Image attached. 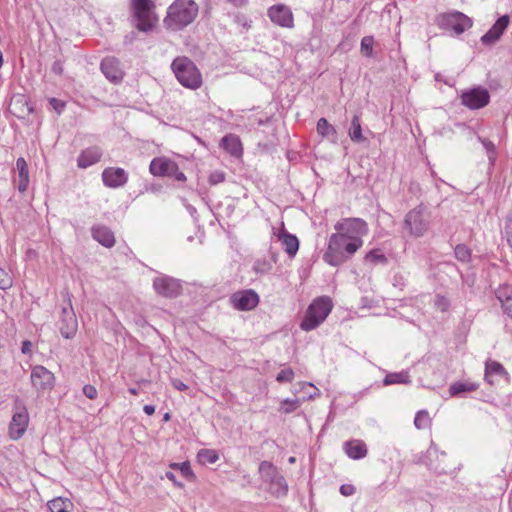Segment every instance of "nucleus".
Segmentation results:
<instances>
[{
  "mask_svg": "<svg viewBox=\"0 0 512 512\" xmlns=\"http://www.w3.org/2000/svg\"><path fill=\"white\" fill-rule=\"evenodd\" d=\"M489 101V92L483 87L471 88L461 94V103L472 110L485 107Z\"/></svg>",
  "mask_w": 512,
  "mask_h": 512,
  "instance_id": "10",
  "label": "nucleus"
},
{
  "mask_svg": "<svg viewBox=\"0 0 512 512\" xmlns=\"http://www.w3.org/2000/svg\"><path fill=\"white\" fill-rule=\"evenodd\" d=\"M197 457L202 464H214L219 459L217 452L211 449L200 450Z\"/></svg>",
  "mask_w": 512,
  "mask_h": 512,
  "instance_id": "35",
  "label": "nucleus"
},
{
  "mask_svg": "<svg viewBox=\"0 0 512 512\" xmlns=\"http://www.w3.org/2000/svg\"><path fill=\"white\" fill-rule=\"evenodd\" d=\"M304 386H309L311 388H313L314 390V393H310L309 394V398L312 399L314 398L315 396L319 395V390L318 388H316L312 383H305Z\"/></svg>",
  "mask_w": 512,
  "mask_h": 512,
  "instance_id": "57",
  "label": "nucleus"
},
{
  "mask_svg": "<svg viewBox=\"0 0 512 512\" xmlns=\"http://www.w3.org/2000/svg\"><path fill=\"white\" fill-rule=\"evenodd\" d=\"M131 7L136 18L138 30L147 32L153 29L157 22L152 0H131Z\"/></svg>",
  "mask_w": 512,
  "mask_h": 512,
  "instance_id": "6",
  "label": "nucleus"
},
{
  "mask_svg": "<svg viewBox=\"0 0 512 512\" xmlns=\"http://www.w3.org/2000/svg\"><path fill=\"white\" fill-rule=\"evenodd\" d=\"M288 461H289V463H294L295 462V457H290Z\"/></svg>",
  "mask_w": 512,
  "mask_h": 512,
  "instance_id": "63",
  "label": "nucleus"
},
{
  "mask_svg": "<svg viewBox=\"0 0 512 512\" xmlns=\"http://www.w3.org/2000/svg\"><path fill=\"white\" fill-rule=\"evenodd\" d=\"M384 385L408 384L410 383L409 374L406 371L389 373L383 380Z\"/></svg>",
  "mask_w": 512,
  "mask_h": 512,
  "instance_id": "34",
  "label": "nucleus"
},
{
  "mask_svg": "<svg viewBox=\"0 0 512 512\" xmlns=\"http://www.w3.org/2000/svg\"><path fill=\"white\" fill-rule=\"evenodd\" d=\"M59 329L61 335L66 339L73 338L77 332L78 321L70 302L68 308L62 309Z\"/></svg>",
  "mask_w": 512,
  "mask_h": 512,
  "instance_id": "14",
  "label": "nucleus"
},
{
  "mask_svg": "<svg viewBox=\"0 0 512 512\" xmlns=\"http://www.w3.org/2000/svg\"><path fill=\"white\" fill-rule=\"evenodd\" d=\"M198 13L199 6L194 0H174L167 8L163 23L168 30L180 31L192 24Z\"/></svg>",
  "mask_w": 512,
  "mask_h": 512,
  "instance_id": "2",
  "label": "nucleus"
},
{
  "mask_svg": "<svg viewBox=\"0 0 512 512\" xmlns=\"http://www.w3.org/2000/svg\"><path fill=\"white\" fill-rule=\"evenodd\" d=\"M72 507V502L67 498L58 497L48 502L51 512H70Z\"/></svg>",
  "mask_w": 512,
  "mask_h": 512,
  "instance_id": "32",
  "label": "nucleus"
},
{
  "mask_svg": "<svg viewBox=\"0 0 512 512\" xmlns=\"http://www.w3.org/2000/svg\"><path fill=\"white\" fill-rule=\"evenodd\" d=\"M365 262L368 263H378L386 261V257L384 254L380 252V250H371L365 255Z\"/></svg>",
  "mask_w": 512,
  "mask_h": 512,
  "instance_id": "40",
  "label": "nucleus"
},
{
  "mask_svg": "<svg viewBox=\"0 0 512 512\" xmlns=\"http://www.w3.org/2000/svg\"><path fill=\"white\" fill-rule=\"evenodd\" d=\"M510 23L508 15H503L493 24V26L481 37L480 41L485 46L495 45L504 34Z\"/></svg>",
  "mask_w": 512,
  "mask_h": 512,
  "instance_id": "16",
  "label": "nucleus"
},
{
  "mask_svg": "<svg viewBox=\"0 0 512 512\" xmlns=\"http://www.w3.org/2000/svg\"><path fill=\"white\" fill-rule=\"evenodd\" d=\"M225 180V174L221 171H215L210 174L209 182L212 185H217Z\"/></svg>",
  "mask_w": 512,
  "mask_h": 512,
  "instance_id": "45",
  "label": "nucleus"
},
{
  "mask_svg": "<svg viewBox=\"0 0 512 512\" xmlns=\"http://www.w3.org/2000/svg\"><path fill=\"white\" fill-rule=\"evenodd\" d=\"M335 234H342L345 238L363 240L368 233V224L361 218H343L335 225Z\"/></svg>",
  "mask_w": 512,
  "mask_h": 512,
  "instance_id": "8",
  "label": "nucleus"
},
{
  "mask_svg": "<svg viewBox=\"0 0 512 512\" xmlns=\"http://www.w3.org/2000/svg\"><path fill=\"white\" fill-rule=\"evenodd\" d=\"M344 451L351 459H362L367 455L366 444L359 439L350 440L344 443Z\"/></svg>",
  "mask_w": 512,
  "mask_h": 512,
  "instance_id": "22",
  "label": "nucleus"
},
{
  "mask_svg": "<svg viewBox=\"0 0 512 512\" xmlns=\"http://www.w3.org/2000/svg\"><path fill=\"white\" fill-rule=\"evenodd\" d=\"M9 112L19 119H23L32 113L33 108L30 106L28 99L23 94L13 95L9 106Z\"/></svg>",
  "mask_w": 512,
  "mask_h": 512,
  "instance_id": "19",
  "label": "nucleus"
},
{
  "mask_svg": "<svg viewBox=\"0 0 512 512\" xmlns=\"http://www.w3.org/2000/svg\"><path fill=\"white\" fill-rule=\"evenodd\" d=\"M267 13L270 20L278 26L285 28H292L294 26L293 13L291 9L284 4L271 6Z\"/></svg>",
  "mask_w": 512,
  "mask_h": 512,
  "instance_id": "13",
  "label": "nucleus"
},
{
  "mask_svg": "<svg viewBox=\"0 0 512 512\" xmlns=\"http://www.w3.org/2000/svg\"><path fill=\"white\" fill-rule=\"evenodd\" d=\"M293 379L294 371L291 368L281 370L276 376V380L280 383H290Z\"/></svg>",
  "mask_w": 512,
  "mask_h": 512,
  "instance_id": "42",
  "label": "nucleus"
},
{
  "mask_svg": "<svg viewBox=\"0 0 512 512\" xmlns=\"http://www.w3.org/2000/svg\"><path fill=\"white\" fill-rule=\"evenodd\" d=\"M226 1L231 3L235 7H242L247 4L248 0H226Z\"/></svg>",
  "mask_w": 512,
  "mask_h": 512,
  "instance_id": "53",
  "label": "nucleus"
},
{
  "mask_svg": "<svg viewBox=\"0 0 512 512\" xmlns=\"http://www.w3.org/2000/svg\"><path fill=\"white\" fill-rule=\"evenodd\" d=\"M169 177H173V178H175L178 181H185L186 180L185 174L179 170V167H178L177 164H176V171H175V173L170 174Z\"/></svg>",
  "mask_w": 512,
  "mask_h": 512,
  "instance_id": "52",
  "label": "nucleus"
},
{
  "mask_svg": "<svg viewBox=\"0 0 512 512\" xmlns=\"http://www.w3.org/2000/svg\"><path fill=\"white\" fill-rule=\"evenodd\" d=\"M172 70L179 83L191 90L202 85V75L196 65L187 57H177L172 62Z\"/></svg>",
  "mask_w": 512,
  "mask_h": 512,
  "instance_id": "4",
  "label": "nucleus"
},
{
  "mask_svg": "<svg viewBox=\"0 0 512 512\" xmlns=\"http://www.w3.org/2000/svg\"><path fill=\"white\" fill-rule=\"evenodd\" d=\"M506 374L504 367L496 361H488L485 365V380L493 385L498 378Z\"/></svg>",
  "mask_w": 512,
  "mask_h": 512,
  "instance_id": "26",
  "label": "nucleus"
},
{
  "mask_svg": "<svg viewBox=\"0 0 512 512\" xmlns=\"http://www.w3.org/2000/svg\"><path fill=\"white\" fill-rule=\"evenodd\" d=\"M430 224L431 213L425 205L420 204L407 212L403 221V229L409 236L420 238L428 232Z\"/></svg>",
  "mask_w": 512,
  "mask_h": 512,
  "instance_id": "3",
  "label": "nucleus"
},
{
  "mask_svg": "<svg viewBox=\"0 0 512 512\" xmlns=\"http://www.w3.org/2000/svg\"><path fill=\"white\" fill-rule=\"evenodd\" d=\"M172 385L175 389L179 391H185L188 389V386L179 379L172 380Z\"/></svg>",
  "mask_w": 512,
  "mask_h": 512,
  "instance_id": "51",
  "label": "nucleus"
},
{
  "mask_svg": "<svg viewBox=\"0 0 512 512\" xmlns=\"http://www.w3.org/2000/svg\"><path fill=\"white\" fill-rule=\"evenodd\" d=\"M16 169L18 172L17 188L19 192L24 193L25 191H27L29 186V171L27 162L23 157L17 159Z\"/></svg>",
  "mask_w": 512,
  "mask_h": 512,
  "instance_id": "25",
  "label": "nucleus"
},
{
  "mask_svg": "<svg viewBox=\"0 0 512 512\" xmlns=\"http://www.w3.org/2000/svg\"><path fill=\"white\" fill-rule=\"evenodd\" d=\"M29 424V414L23 402L17 398L15 400L14 413L9 424V436L13 440L20 439L27 430Z\"/></svg>",
  "mask_w": 512,
  "mask_h": 512,
  "instance_id": "9",
  "label": "nucleus"
},
{
  "mask_svg": "<svg viewBox=\"0 0 512 512\" xmlns=\"http://www.w3.org/2000/svg\"><path fill=\"white\" fill-rule=\"evenodd\" d=\"M431 424V418L426 410H420L416 413L414 425L417 429H425Z\"/></svg>",
  "mask_w": 512,
  "mask_h": 512,
  "instance_id": "38",
  "label": "nucleus"
},
{
  "mask_svg": "<svg viewBox=\"0 0 512 512\" xmlns=\"http://www.w3.org/2000/svg\"><path fill=\"white\" fill-rule=\"evenodd\" d=\"M100 69L104 76L112 83L118 84L123 80L124 72L120 62L115 57H106L102 60Z\"/></svg>",
  "mask_w": 512,
  "mask_h": 512,
  "instance_id": "17",
  "label": "nucleus"
},
{
  "mask_svg": "<svg viewBox=\"0 0 512 512\" xmlns=\"http://www.w3.org/2000/svg\"><path fill=\"white\" fill-rule=\"evenodd\" d=\"M269 269H270V267H267V268H265V267H263V266H260V267H259V264H258V263H257V264H256V266H255V270H256V271H260V272H266V271H268Z\"/></svg>",
  "mask_w": 512,
  "mask_h": 512,
  "instance_id": "60",
  "label": "nucleus"
},
{
  "mask_svg": "<svg viewBox=\"0 0 512 512\" xmlns=\"http://www.w3.org/2000/svg\"><path fill=\"white\" fill-rule=\"evenodd\" d=\"M30 348H31V342L30 341H24L22 343V353L23 354H27L28 352H30Z\"/></svg>",
  "mask_w": 512,
  "mask_h": 512,
  "instance_id": "56",
  "label": "nucleus"
},
{
  "mask_svg": "<svg viewBox=\"0 0 512 512\" xmlns=\"http://www.w3.org/2000/svg\"><path fill=\"white\" fill-rule=\"evenodd\" d=\"M169 419H170V415H169L168 413H166V414L164 415V420H165V421H167V420H169Z\"/></svg>",
  "mask_w": 512,
  "mask_h": 512,
  "instance_id": "62",
  "label": "nucleus"
},
{
  "mask_svg": "<svg viewBox=\"0 0 512 512\" xmlns=\"http://www.w3.org/2000/svg\"><path fill=\"white\" fill-rule=\"evenodd\" d=\"M483 144L487 149L488 153H495V146L491 141H484Z\"/></svg>",
  "mask_w": 512,
  "mask_h": 512,
  "instance_id": "54",
  "label": "nucleus"
},
{
  "mask_svg": "<svg viewBox=\"0 0 512 512\" xmlns=\"http://www.w3.org/2000/svg\"><path fill=\"white\" fill-rule=\"evenodd\" d=\"M505 236L509 246L512 248V218H508L505 223Z\"/></svg>",
  "mask_w": 512,
  "mask_h": 512,
  "instance_id": "47",
  "label": "nucleus"
},
{
  "mask_svg": "<svg viewBox=\"0 0 512 512\" xmlns=\"http://www.w3.org/2000/svg\"><path fill=\"white\" fill-rule=\"evenodd\" d=\"M269 485L271 493L277 497L284 496L288 492L287 482L281 474L277 476L271 483H269Z\"/></svg>",
  "mask_w": 512,
  "mask_h": 512,
  "instance_id": "33",
  "label": "nucleus"
},
{
  "mask_svg": "<svg viewBox=\"0 0 512 512\" xmlns=\"http://www.w3.org/2000/svg\"><path fill=\"white\" fill-rule=\"evenodd\" d=\"M362 246L363 240L348 239L342 234L333 233L329 237L323 260L330 266H340L347 262Z\"/></svg>",
  "mask_w": 512,
  "mask_h": 512,
  "instance_id": "1",
  "label": "nucleus"
},
{
  "mask_svg": "<svg viewBox=\"0 0 512 512\" xmlns=\"http://www.w3.org/2000/svg\"><path fill=\"white\" fill-rule=\"evenodd\" d=\"M181 472L184 474V475H190L191 474V469H190V466L187 464V463H183L181 465Z\"/></svg>",
  "mask_w": 512,
  "mask_h": 512,
  "instance_id": "58",
  "label": "nucleus"
},
{
  "mask_svg": "<svg viewBox=\"0 0 512 512\" xmlns=\"http://www.w3.org/2000/svg\"><path fill=\"white\" fill-rule=\"evenodd\" d=\"M434 305L438 310L445 312L448 310L450 302L445 296L437 295L434 300Z\"/></svg>",
  "mask_w": 512,
  "mask_h": 512,
  "instance_id": "43",
  "label": "nucleus"
},
{
  "mask_svg": "<svg viewBox=\"0 0 512 512\" xmlns=\"http://www.w3.org/2000/svg\"><path fill=\"white\" fill-rule=\"evenodd\" d=\"M12 278L10 275L0 268V289L6 290L12 286Z\"/></svg>",
  "mask_w": 512,
  "mask_h": 512,
  "instance_id": "44",
  "label": "nucleus"
},
{
  "mask_svg": "<svg viewBox=\"0 0 512 512\" xmlns=\"http://www.w3.org/2000/svg\"><path fill=\"white\" fill-rule=\"evenodd\" d=\"M454 254L455 257L461 262H469L471 259V251L464 244L457 245L454 249Z\"/></svg>",
  "mask_w": 512,
  "mask_h": 512,
  "instance_id": "39",
  "label": "nucleus"
},
{
  "mask_svg": "<svg viewBox=\"0 0 512 512\" xmlns=\"http://www.w3.org/2000/svg\"><path fill=\"white\" fill-rule=\"evenodd\" d=\"M436 21L441 29L452 31L455 35H461L473 25L471 18L458 11L440 14Z\"/></svg>",
  "mask_w": 512,
  "mask_h": 512,
  "instance_id": "7",
  "label": "nucleus"
},
{
  "mask_svg": "<svg viewBox=\"0 0 512 512\" xmlns=\"http://www.w3.org/2000/svg\"><path fill=\"white\" fill-rule=\"evenodd\" d=\"M102 180L109 188H119L128 181V174L123 168L108 167L102 172Z\"/></svg>",
  "mask_w": 512,
  "mask_h": 512,
  "instance_id": "18",
  "label": "nucleus"
},
{
  "mask_svg": "<svg viewBox=\"0 0 512 512\" xmlns=\"http://www.w3.org/2000/svg\"><path fill=\"white\" fill-rule=\"evenodd\" d=\"M153 287L159 295L168 298L176 297L181 292L180 282L167 276L155 278L153 281Z\"/></svg>",
  "mask_w": 512,
  "mask_h": 512,
  "instance_id": "15",
  "label": "nucleus"
},
{
  "mask_svg": "<svg viewBox=\"0 0 512 512\" xmlns=\"http://www.w3.org/2000/svg\"><path fill=\"white\" fill-rule=\"evenodd\" d=\"M49 103L50 105L52 106V108L58 113V114H61L64 107H65V103L59 99H56V98H51L49 100Z\"/></svg>",
  "mask_w": 512,
  "mask_h": 512,
  "instance_id": "48",
  "label": "nucleus"
},
{
  "mask_svg": "<svg viewBox=\"0 0 512 512\" xmlns=\"http://www.w3.org/2000/svg\"><path fill=\"white\" fill-rule=\"evenodd\" d=\"M151 174L158 177H169L176 171V162L166 157L154 158L149 166Z\"/></svg>",
  "mask_w": 512,
  "mask_h": 512,
  "instance_id": "20",
  "label": "nucleus"
},
{
  "mask_svg": "<svg viewBox=\"0 0 512 512\" xmlns=\"http://www.w3.org/2000/svg\"><path fill=\"white\" fill-rule=\"evenodd\" d=\"M340 492L344 496H351L355 492V488L352 485H342L340 487Z\"/></svg>",
  "mask_w": 512,
  "mask_h": 512,
  "instance_id": "50",
  "label": "nucleus"
},
{
  "mask_svg": "<svg viewBox=\"0 0 512 512\" xmlns=\"http://www.w3.org/2000/svg\"><path fill=\"white\" fill-rule=\"evenodd\" d=\"M51 69L53 73L61 75L63 73V63L60 60H56L52 64Z\"/></svg>",
  "mask_w": 512,
  "mask_h": 512,
  "instance_id": "49",
  "label": "nucleus"
},
{
  "mask_svg": "<svg viewBox=\"0 0 512 512\" xmlns=\"http://www.w3.org/2000/svg\"><path fill=\"white\" fill-rule=\"evenodd\" d=\"M496 297L501 302L502 308L504 309L508 302H512V288L507 285L500 286L496 290Z\"/></svg>",
  "mask_w": 512,
  "mask_h": 512,
  "instance_id": "36",
  "label": "nucleus"
},
{
  "mask_svg": "<svg viewBox=\"0 0 512 512\" xmlns=\"http://www.w3.org/2000/svg\"><path fill=\"white\" fill-rule=\"evenodd\" d=\"M83 394L88 398V399H96L97 398V395H98V392H97V389L95 386L91 385V384H87L83 387Z\"/></svg>",
  "mask_w": 512,
  "mask_h": 512,
  "instance_id": "46",
  "label": "nucleus"
},
{
  "mask_svg": "<svg viewBox=\"0 0 512 512\" xmlns=\"http://www.w3.org/2000/svg\"><path fill=\"white\" fill-rule=\"evenodd\" d=\"M230 303L237 310L248 311L254 309L258 305L259 296L252 289L242 290L231 295Z\"/></svg>",
  "mask_w": 512,
  "mask_h": 512,
  "instance_id": "11",
  "label": "nucleus"
},
{
  "mask_svg": "<svg viewBox=\"0 0 512 512\" xmlns=\"http://www.w3.org/2000/svg\"><path fill=\"white\" fill-rule=\"evenodd\" d=\"M277 237L288 256L294 257L299 249L298 238L284 229L278 233Z\"/></svg>",
  "mask_w": 512,
  "mask_h": 512,
  "instance_id": "23",
  "label": "nucleus"
},
{
  "mask_svg": "<svg viewBox=\"0 0 512 512\" xmlns=\"http://www.w3.org/2000/svg\"><path fill=\"white\" fill-rule=\"evenodd\" d=\"M301 405L298 398L295 399H284L281 401L279 411L284 414H289L296 411Z\"/></svg>",
  "mask_w": 512,
  "mask_h": 512,
  "instance_id": "37",
  "label": "nucleus"
},
{
  "mask_svg": "<svg viewBox=\"0 0 512 512\" xmlns=\"http://www.w3.org/2000/svg\"><path fill=\"white\" fill-rule=\"evenodd\" d=\"M479 388V385L475 382L463 381V382H454L449 387L450 396L456 397L460 396L466 392H473Z\"/></svg>",
  "mask_w": 512,
  "mask_h": 512,
  "instance_id": "29",
  "label": "nucleus"
},
{
  "mask_svg": "<svg viewBox=\"0 0 512 512\" xmlns=\"http://www.w3.org/2000/svg\"><path fill=\"white\" fill-rule=\"evenodd\" d=\"M259 473L262 480L268 484L280 475L278 469L269 461H262L260 463Z\"/></svg>",
  "mask_w": 512,
  "mask_h": 512,
  "instance_id": "30",
  "label": "nucleus"
},
{
  "mask_svg": "<svg viewBox=\"0 0 512 512\" xmlns=\"http://www.w3.org/2000/svg\"><path fill=\"white\" fill-rule=\"evenodd\" d=\"M129 393H131L132 395H137L138 394V390L136 388H129Z\"/></svg>",
  "mask_w": 512,
  "mask_h": 512,
  "instance_id": "61",
  "label": "nucleus"
},
{
  "mask_svg": "<svg viewBox=\"0 0 512 512\" xmlns=\"http://www.w3.org/2000/svg\"><path fill=\"white\" fill-rule=\"evenodd\" d=\"M102 151L99 147H89L81 152L77 159V165L79 168H88L101 159Z\"/></svg>",
  "mask_w": 512,
  "mask_h": 512,
  "instance_id": "21",
  "label": "nucleus"
},
{
  "mask_svg": "<svg viewBox=\"0 0 512 512\" xmlns=\"http://www.w3.org/2000/svg\"><path fill=\"white\" fill-rule=\"evenodd\" d=\"M93 238L101 245L110 248L115 244L113 232L106 226L98 225L92 228Z\"/></svg>",
  "mask_w": 512,
  "mask_h": 512,
  "instance_id": "24",
  "label": "nucleus"
},
{
  "mask_svg": "<svg viewBox=\"0 0 512 512\" xmlns=\"http://www.w3.org/2000/svg\"><path fill=\"white\" fill-rule=\"evenodd\" d=\"M221 146L233 156H239L242 153L241 142L234 134H228L221 140Z\"/></svg>",
  "mask_w": 512,
  "mask_h": 512,
  "instance_id": "27",
  "label": "nucleus"
},
{
  "mask_svg": "<svg viewBox=\"0 0 512 512\" xmlns=\"http://www.w3.org/2000/svg\"><path fill=\"white\" fill-rule=\"evenodd\" d=\"M332 301L329 297L315 299L308 307L306 314L300 324L304 331H311L325 321L332 310Z\"/></svg>",
  "mask_w": 512,
  "mask_h": 512,
  "instance_id": "5",
  "label": "nucleus"
},
{
  "mask_svg": "<svg viewBox=\"0 0 512 512\" xmlns=\"http://www.w3.org/2000/svg\"><path fill=\"white\" fill-rule=\"evenodd\" d=\"M373 43L374 40L373 37L371 36H366L362 38L361 51L365 56L370 57L372 55Z\"/></svg>",
  "mask_w": 512,
  "mask_h": 512,
  "instance_id": "41",
  "label": "nucleus"
},
{
  "mask_svg": "<svg viewBox=\"0 0 512 512\" xmlns=\"http://www.w3.org/2000/svg\"><path fill=\"white\" fill-rule=\"evenodd\" d=\"M143 411H144L147 415L151 416V415H153V414L155 413V406H153V405H145V406L143 407Z\"/></svg>",
  "mask_w": 512,
  "mask_h": 512,
  "instance_id": "55",
  "label": "nucleus"
},
{
  "mask_svg": "<svg viewBox=\"0 0 512 512\" xmlns=\"http://www.w3.org/2000/svg\"><path fill=\"white\" fill-rule=\"evenodd\" d=\"M317 132L323 138H327L333 143L337 142V131L333 125H331L327 119L320 118L317 122Z\"/></svg>",
  "mask_w": 512,
  "mask_h": 512,
  "instance_id": "28",
  "label": "nucleus"
},
{
  "mask_svg": "<svg viewBox=\"0 0 512 512\" xmlns=\"http://www.w3.org/2000/svg\"><path fill=\"white\" fill-rule=\"evenodd\" d=\"M166 478L169 479L170 481H172L173 483H177L176 482V477L174 475V473L172 472H166Z\"/></svg>",
  "mask_w": 512,
  "mask_h": 512,
  "instance_id": "59",
  "label": "nucleus"
},
{
  "mask_svg": "<svg viewBox=\"0 0 512 512\" xmlns=\"http://www.w3.org/2000/svg\"><path fill=\"white\" fill-rule=\"evenodd\" d=\"M30 378L32 386L38 391H48L54 387V374L44 366L33 367Z\"/></svg>",
  "mask_w": 512,
  "mask_h": 512,
  "instance_id": "12",
  "label": "nucleus"
},
{
  "mask_svg": "<svg viewBox=\"0 0 512 512\" xmlns=\"http://www.w3.org/2000/svg\"><path fill=\"white\" fill-rule=\"evenodd\" d=\"M348 134L353 142L361 143L366 140L362 134L361 120L359 115L353 116Z\"/></svg>",
  "mask_w": 512,
  "mask_h": 512,
  "instance_id": "31",
  "label": "nucleus"
}]
</instances>
